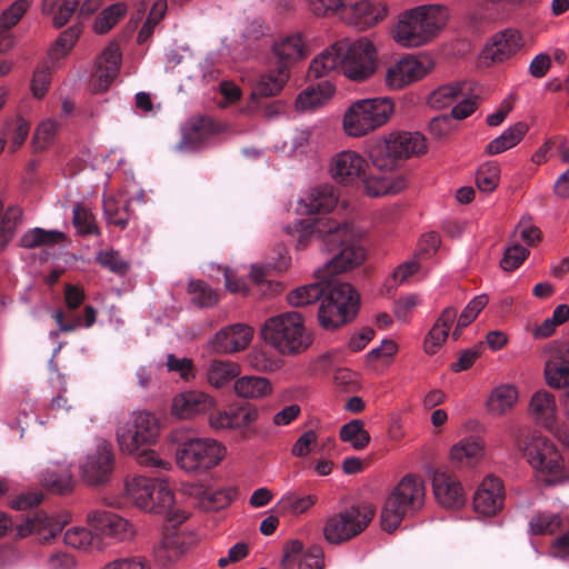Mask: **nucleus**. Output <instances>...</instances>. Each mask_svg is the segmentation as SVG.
I'll return each instance as SVG.
<instances>
[{
  "instance_id": "obj_54",
  "label": "nucleus",
  "mask_w": 569,
  "mask_h": 569,
  "mask_svg": "<svg viewBox=\"0 0 569 569\" xmlns=\"http://www.w3.org/2000/svg\"><path fill=\"white\" fill-rule=\"evenodd\" d=\"M167 8V0H154L147 17V20L138 33L137 40L139 43L146 42L151 37L154 27L164 17Z\"/></svg>"
},
{
  "instance_id": "obj_11",
  "label": "nucleus",
  "mask_w": 569,
  "mask_h": 569,
  "mask_svg": "<svg viewBox=\"0 0 569 569\" xmlns=\"http://www.w3.org/2000/svg\"><path fill=\"white\" fill-rule=\"evenodd\" d=\"M519 449L523 451L530 467L548 485L567 480L562 457L556 445L548 438L533 435L523 446L519 445Z\"/></svg>"
},
{
  "instance_id": "obj_42",
  "label": "nucleus",
  "mask_w": 569,
  "mask_h": 569,
  "mask_svg": "<svg viewBox=\"0 0 569 569\" xmlns=\"http://www.w3.org/2000/svg\"><path fill=\"white\" fill-rule=\"evenodd\" d=\"M465 82H450L439 86L427 97V104L432 109H446L452 107L463 94Z\"/></svg>"
},
{
  "instance_id": "obj_25",
  "label": "nucleus",
  "mask_w": 569,
  "mask_h": 569,
  "mask_svg": "<svg viewBox=\"0 0 569 569\" xmlns=\"http://www.w3.org/2000/svg\"><path fill=\"white\" fill-rule=\"evenodd\" d=\"M192 543L193 538L187 530L167 528L154 550L156 558L163 565L176 561L190 549Z\"/></svg>"
},
{
  "instance_id": "obj_21",
  "label": "nucleus",
  "mask_w": 569,
  "mask_h": 569,
  "mask_svg": "<svg viewBox=\"0 0 569 569\" xmlns=\"http://www.w3.org/2000/svg\"><path fill=\"white\" fill-rule=\"evenodd\" d=\"M387 17V8L379 0H358L342 9L343 20L359 30L369 29Z\"/></svg>"
},
{
  "instance_id": "obj_59",
  "label": "nucleus",
  "mask_w": 569,
  "mask_h": 569,
  "mask_svg": "<svg viewBox=\"0 0 569 569\" xmlns=\"http://www.w3.org/2000/svg\"><path fill=\"white\" fill-rule=\"evenodd\" d=\"M189 293L198 307L208 308L214 306L219 298L217 292L200 280L189 282Z\"/></svg>"
},
{
  "instance_id": "obj_52",
  "label": "nucleus",
  "mask_w": 569,
  "mask_h": 569,
  "mask_svg": "<svg viewBox=\"0 0 569 569\" xmlns=\"http://www.w3.org/2000/svg\"><path fill=\"white\" fill-rule=\"evenodd\" d=\"M500 181V167L495 161H487L482 163L476 172V184L482 192L490 193L499 184Z\"/></svg>"
},
{
  "instance_id": "obj_18",
  "label": "nucleus",
  "mask_w": 569,
  "mask_h": 569,
  "mask_svg": "<svg viewBox=\"0 0 569 569\" xmlns=\"http://www.w3.org/2000/svg\"><path fill=\"white\" fill-rule=\"evenodd\" d=\"M271 57L276 66L289 71L297 62L308 56V48L300 32L281 33L270 44Z\"/></svg>"
},
{
  "instance_id": "obj_50",
  "label": "nucleus",
  "mask_w": 569,
  "mask_h": 569,
  "mask_svg": "<svg viewBox=\"0 0 569 569\" xmlns=\"http://www.w3.org/2000/svg\"><path fill=\"white\" fill-rule=\"evenodd\" d=\"M311 136V128H296L290 137L289 142L284 141L279 150L288 157L306 154L310 146Z\"/></svg>"
},
{
  "instance_id": "obj_3",
  "label": "nucleus",
  "mask_w": 569,
  "mask_h": 569,
  "mask_svg": "<svg viewBox=\"0 0 569 569\" xmlns=\"http://www.w3.org/2000/svg\"><path fill=\"white\" fill-rule=\"evenodd\" d=\"M160 419L148 410H133L119 419L114 438L121 453L132 457L139 465L160 470L170 469V462L152 449L160 439Z\"/></svg>"
},
{
  "instance_id": "obj_20",
  "label": "nucleus",
  "mask_w": 569,
  "mask_h": 569,
  "mask_svg": "<svg viewBox=\"0 0 569 569\" xmlns=\"http://www.w3.org/2000/svg\"><path fill=\"white\" fill-rule=\"evenodd\" d=\"M545 377L551 388L569 386V340L555 341L546 349Z\"/></svg>"
},
{
  "instance_id": "obj_32",
  "label": "nucleus",
  "mask_w": 569,
  "mask_h": 569,
  "mask_svg": "<svg viewBox=\"0 0 569 569\" xmlns=\"http://www.w3.org/2000/svg\"><path fill=\"white\" fill-rule=\"evenodd\" d=\"M457 319V310L453 307L445 308L436 319L423 340V350L427 355H436L448 339L449 330Z\"/></svg>"
},
{
  "instance_id": "obj_55",
  "label": "nucleus",
  "mask_w": 569,
  "mask_h": 569,
  "mask_svg": "<svg viewBox=\"0 0 569 569\" xmlns=\"http://www.w3.org/2000/svg\"><path fill=\"white\" fill-rule=\"evenodd\" d=\"M81 27L73 24L63 31L51 47L50 54L53 59L67 56L73 48L77 39L81 34Z\"/></svg>"
},
{
  "instance_id": "obj_31",
  "label": "nucleus",
  "mask_w": 569,
  "mask_h": 569,
  "mask_svg": "<svg viewBox=\"0 0 569 569\" xmlns=\"http://www.w3.org/2000/svg\"><path fill=\"white\" fill-rule=\"evenodd\" d=\"M38 478L44 488L54 493H66L74 483L70 466L61 461L49 462Z\"/></svg>"
},
{
  "instance_id": "obj_12",
  "label": "nucleus",
  "mask_w": 569,
  "mask_h": 569,
  "mask_svg": "<svg viewBox=\"0 0 569 569\" xmlns=\"http://www.w3.org/2000/svg\"><path fill=\"white\" fill-rule=\"evenodd\" d=\"M373 517L375 510L370 505H357L341 509L325 519L323 539L329 545H342L365 531Z\"/></svg>"
},
{
  "instance_id": "obj_60",
  "label": "nucleus",
  "mask_w": 569,
  "mask_h": 569,
  "mask_svg": "<svg viewBox=\"0 0 569 569\" xmlns=\"http://www.w3.org/2000/svg\"><path fill=\"white\" fill-rule=\"evenodd\" d=\"M477 108V96L471 91L470 87L466 83L463 94L452 107L450 117L457 120L468 118Z\"/></svg>"
},
{
  "instance_id": "obj_51",
  "label": "nucleus",
  "mask_w": 569,
  "mask_h": 569,
  "mask_svg": "<svg viewBox=\"0 0 569 569\" xmlns=\"http://www.w3.org/2000/svg\"><path fill=\"white\" fill-rule=\"evenodd\" d=\"M62 239L63 233L58 230L33 228L22 236L21 244L24 248H36L40 246H51L60 242Z\"/></svg>"
},
{
  "instance_id": "obj_5",
  "label": "nucleus",
  "mask_w": 569,
  "mask_h": 569,
  "mask_svg": "<svg viewBox=\"0 0 569 569\" xmlns=\"http://www.w3.org/2000/svg\"><path fill=\"white\" fill-rule=\"evenodd\" d=\"M168 441L178 446L177 465L190 473H204L219 466L227 456L226 446L210 437H198L188 427H177L168 435Z\"/></svg>"
},
{
  "instance_id": "obj_4",
  "label": "nucleus",
  "mask_w": 569,
  "mask_h": 569,
  "mask_svg": "<svg viewBox=\"0 0 569 569\" xmlns=\"http://www.w3.org/2000/svg\"><path fill=\"white\" fill-rule=\"evenodd\" d=\"M449 18V9L445 6H417L399 13L389 34L400 48H419L431 42L446 27Z\"/></svg>"
},
{
  "instance_id": "obj_13",
  "label": "nucleus",
  "mask_w": 569,
  "mask_h": 569,
  "mask_svg": "<svg viewBox=\"0 0 569 569\" xmlns=\"http://www.w3.org/2000/svg\"><path fill=\"white\" fill-rule=\"evenodd\" d=\"M116 467V453L110 441L97 438L78 461L81 479L89 486L110 481Z\"/></svg>"
},
{
  "instance_id": "obj_34",
  "label": "nucleus",
  "mask_w": 569,
  "mask_h": 569,
  "mask_svg": "<svg viewBox=\"0 0 569 569\" xmlns=\"http://www.w3.org/2000/svg\"><path fill=\"white\" fill-rule=\"evenodd\" d=\"M525 44L522 34L516 29H506L492 38L487 47V56L492 61L501 62L516 54Z\"/></svg>"
},
{
  "instance_id": "obj_61",
  "label": "nucleus",
  "mask_w": 569,
  "mask_h": 569,
  "mask_svg": "<svg viewBox=\"0 0 569 569\" xmlns=\"http://www.w3.org/2000/svg\"><path fill=\"white\" fill-rule=\"evenodd\" d=\"M72 220L79 233L90 234L98 232L93 214L81 204L74 206Z\"/></svg>"
},
{
  "instance_id": "obj_9",
  "label": "nucleus",
  "mask_w": 569,
  "mask_h": 569,
  "mask_svg": "<svg viewBox=\"0 0 569 569\" xmlns=\"http://www.w3.org/2000/svg\"><path fill=\"white\" fill-rule=\"evenodd\" d=\"M426 485L415 473L403 476L387 497L380 515L382 530L393 532L407 517L418 513L425 503Z\"/></svg>"
},
{
  "instance_id": "obj_48",
  "label": "nucleus",
  "mask_w": 569,
  "mask_h": 569,
  "mask_svg": "<svg viewBox=\"0 0 569 569\" xmlns=\"http://www.w3.org/2000/svg\"><path fill=\"white\" fill-rule=\"evenodd\" d=\"M487 303L488 297L486 295L476 296L468 302L462 312L459 316L457 315V325L452 331L453 340H458L460 338L462 329L469 326L478 317Z\"/></svg>"
},
{
  "instance_id": "obj_39",
  "label": "nucleus",
  "mask_w": 569,
  "mask_h": 569,
  "mask_svg": "<svg viewBox=\"0 0 569 569\" xmlns=\"http://www.w3.org/2000/svg\"><path fill=\"white\" fill-rule=\"evenodd\" d=\"M28 9L27 0H16L0 17V53L7 52L13 46L10 29L23 17Z\"/></svg>"
},
{
  "instance_id": "obj_30",
  "label": "nucleus",
  "mask_w": 569,
  "mask_h": 569,
  "mask_svg": "<svg viewBox=\"0 0 569 569\" xmlns=\"http://www.w3.org/2000/svg\"><path fill=\"white\" fill-rule=\"evenodd\" d=\"M284 561L296 563L298 569H323V550L319 546L303 549L299 540H291L284 546Z\"/></svg>"
},
{
  "instance_id": "obj_38",
  "label": "nucleus",
  "mask_w": 569,
  "mask_h": 569,
  "mask_svg": "<svg viewBox=\"0 0 569 569\" xmlns=\"http://www.w3.org/2000/svg\"><path fill=\"white\" fill-rule=\"evenodd\" d=\"M433 492L437 501L446 508H457L465 502L461 485L445 473L435 476Z\"/></svg>"
},
{
  "instance_id": "obj_47",
  "label": "nucleus",
  "mask_w": 569,
  "mask_h": 569,
  "mask_svg": "<svg viewBox=\"0 0 569 569\" xmlns=\"http://www.w3.org/2000/svg\"><path fill=\"white\" fill-rule=\"evenodd\" d=\"M323 295V280L305 284L291 290L287 295V301L292 307H305L315 301H321Z\"/></svg>"
},
{
  "instance_id": "obj_53",
  "label": "nucleus",
  "mask_w": 569,
  "mask_h": 569,
  "mask_svg": "<svg viewBox=\"0 0 569 569\" xmlns=\"http://www.w3.org/2000/svg\"><path fill=\"white\" fill-rule=\"evenodd\" d=\"M561 526V518L552 512H539L529 521V530L532 535H551Z\"/></svg>"
},
{
  "instance_id": "obj_29",
  "label": "nucleus",
  "mask_w": 569,
  "mask_h": 569,
  "mask_svg": "<svg viewBox=\"0 0 569 569\" xmlns=\"http://www.w3.org/2000/svg\"><path fill=\"white\" fill-rule=\"evenodd\" d=\"M485 452V442L479 437L468 436L451 447L449 458L458 468H473L482 460Z\"/></svg>"
},
{
  "instance_id": "obj_40",
  "label": "nucleus",
  "mask_w": 569,
  "mask_h": 569,
  "mask_svg": "<svg viewBox=\"0 0 569 569\" xmlns=\"http://www.w3.org/2000/svg\"><path fill=\"white\" fill-rule=\"evenodd\" d=\"M192 495L197 498L198 506L206 511L220 510L230 505L233 491L226 488H204L196 486Z\"/></svg>"
},
{
  "instance_id": "obj_36",
  "label": "nucleus",
  "mask_w": 569,
  "mask_h": 569,
  "mask_svg": "<svg viewBox=\"0 0 569 569\" xmlns=\"http://www.w3.org/2000/svg\"><path fill=\"white\" fill-rule=\"evenodd\" d=\"M518 400L519 391L517 387L502 383L490 391L486 400V409L492 417H503L516 407Z\"/></svg>"
},
{
  "instance_id": "obj_27",
  "label": "nucleus",
  "mask_w": 569,
  "mask_h": 569,
  "mask_svg": "<svg viewBox=\"0 0 569 569\" xmlns=\"http://www.w3.org/2000/svg\"><path fill=\"white\" fill-rule=\"evenodd\" d=\"M289 79V71L276 66V70L261 73L257 79L253 91L244 112L253 113L259 109L258 97H273L279 94Z\"/></svg>"
},
{
  "instance_id": "obj_63",
  "label": "nucleus",
  "mask_w": 569,
  "mask_h": 569,
  "mask_svg": "<svg viewBox=\"0 0 569 569\" xmlns=\"http://www.w3.org/2000/svg\"><path fill=\"white\" fill-rule=\"evenodd\" d=\"M97 262L114 273H124L128 262L116 250H102L97 254Z\"/></svg>"
},
{
  "instance_id": "obj_62",
  "label": "nucleus",
  "mask_w": 569,
  "mask_h": 569,
  "mask_svg": "<svg viewBox=\"0 0 569 569\" xmlns=\"http://www.w3.org/2000/svg\"><path fill=\"white\" fill-rule=\"evenodd\" d=\"M30 131V124L22 118H17L12 123L9 124L7 130V137L9 139L10 149L12 151L21 147L27 139Z\"/></svg>"
},
{
  "instance_id": "obj_44",
  "label": "nucleus",
  "mask_w": 569,
  "mask_h": 569,
  "mask_svg": "<svg viewBox=\"0 0 569 569\" xmlns=\"http://www.w3.org/2000/svg\"><path fill=\"white\" fill-rule=\"evenodd\" d=\"M128 4L126 2H116L106 7L96 18L92 30L97 34L109 32L127 14Z\"/></svg>"
},
{
  "instance_id": "obj_64",
  "label": "nucleus",
  "mask_w": 569,
  "mask_h": 569,
  "mask_svg": "<svg viewBox=\"0 0 569 569\" xmlns=\"http://www.w3.org/2000/svg\"><path fill=\"white\" fill-rule=\"evenodd\" d=\"M218 78V70L214 67L212 57L204 58L199 62L197 70L190 76V80L197 84H208Z\"/></svg>"
},
{
  "instance_id": "obj_17",
  "label": "nucleus",
  "mask_w": 569,
  "mask_h": 569,
  "mask_svg": "<svg viewBox=\"0 0 569 569\" xmlns=\"http://www.w3.org/2000/svg\"><path fill=\"white\" fill-rule=\"evenodd\" d=\"M87 522L98 537L127 541L136 535L134 527L129 520L111 511L92 510L87 515Z\"/></svg>"
},
{
  "instance_id": "obj_14",
  "label": "nucleus",
  "mask_w": 569,
  "mask_h": 569,
  "mask_svg": "<svg viewBox=\"0 0 569 569\" xmlns=\"http://www.w3.org/2000/svg\"><path fill=\"white\" fill-rule=\"evenodd\" d=\"M433 69L435 61L429 54H405L387 66L383 83L390 91H400L425 79Z\"/></svg>"
},
{
  "instance_id": "obj_6",
  "label": "nucleus",
  "mask_w": 569,
  "mask_h": 569,
  "mask_svg": "<svg viewBox=\"0 0 569 569\" xmlns=\"http://www.w3.org/2000/svg\"><path fill=\"white\" fill-rule=\"evenodd\" d=\"M124 493L133 506L144 512L161 515L177 523L188 518L187 512L176 507L173 492L162 479L128 477L124 481Z\"/></svg>"
},
{
  "instance_id": "obj_58",
  "label": "nucleus",
  "mask_w": 569,
  "mask_h": 569,
  "mask_svg": "<svg viewBox=\"0 0 569 569\" xmlns=\"http://www.w3.org/2000/svg\"><path fill=\"white\" fill-rule=\"evenodd\" d=\"M33 535L40 540L47 541L54 537L61 529L58 521L50 518L46 512H37L32 517Z\"/></svg>"
},
{
  "instance_id": "obj_45",
  "label": "nucleus",
  "mask_w": 569,
  "mask_h": 569,
  "mask_svg": "<svg viewBox=\"0 0 569 569\" xmlns=\"http://www.w3.org/2000/svg\"><path fill=\"white\" fill-rule=\"evenodd\" d=\"M64 543L80 550H92L101 548L100 537L93 536L91 530L84 527H71L66 530Z\"/></svg>"
},
{
  "instance_id": "obj_56",
  "label": "nucleus",
  "mask_w": 569,
  "mask_h": 569,
  "mask_svg": "<svg viewBox=\"0 0 569 569\" xmlns=\"http://www.w3.org/2000/svg\"><path fill=\"white\" fill-rule=\"evenodd\" d=\"M59 122L53 118L44 119L37 127L33 134V146L38 150L47 149L56 139Z\"/></svg>"
},
{
  "instance_id": "obj_19",
  "label": "nucleus",
  "mask_w": 569,
  "mask_h": 569,
  "mask_svg": "<svg viewBox=\"0 0 569 569\" xmlns=\"http://www.w3.org/2000/svg\"><path fill=\"white\" fill-rule=\"evenodd\" d=\"M217 406V400L209 393L191 389L177 393L170 406L171 415L179 420H190Z\"/></svg>"
},
{
  "instance_id": "obj_26",
  "label": "nucleus",
  "mask_w": 569,
  "mask_h": 569,
  "mask_svg": "<svg viewBox=\"0 0 569 569\" xmlns=\"http://www.w3.org/2000/svg\"><path fill=\"white\" fill-rule=\"evenodd\" d=\"M121 63V52L117 43L104 48L97 60V68L92 74L91 86L97 92L106 91L118 76Z\"/></svg>"
},
{
  "instance_id": "obj_24",
  "label": "nucleus",
  "mask_w": 569,
  "mask_h": 569,
  "mask_svg": "<svg viewBox=\"0 0 569 569\" xmlns=\"http://www.w3.org/2000/svg\"><path fill=\"white\" fill-rule=\"evenodd\" d=\"M503 486L499 478L493 476L486 477L473 497L475 511L485 517L495 516L503 505Z\"/></svg>"
},
{
  "instance_id": "obj_46",
  "label": "nucleus",
  "mask_w": 569,
  "mask_h": 569,
  "mask_svg": "<svg viewBox=\"0 0 569 569\" xmlns=\"http://www.w3.org/2000/svg\"><path fill=\"white\" fill-rule=\"evenodd\" d=\"M339 435L343 442L349 443L356 450L365 449L371 440L369 432L365 429L363 421L360 419H353L345 423Z\"/></svg>"
},
{
  "instance_id": "obj_41",
  "label": "nucleus",
  "mask_w": 569,
  "mask_h": 569,
  "mask_svg": "<svg viewBox=\"0 0 569 569\" xmlns=\"http://www.w3.org/2000/svg\"><path fill=\"white\" fill-rule=\"evenodd\" d=\"M529 131V124L518 121L508 127L499 137L492 139L486 147L489 154H500L516 147Z\"/></svg>"
},
{
  "instance_id": "obj_22",
  "label": "nucleus",
  "mask_w": 569,
  "mask_h": 569,
  "mask_svg": "<svg viewBox=\"0 0 569 569\" xmlns=\"http://www.w3.org/2000/svg\"><path fill=\"white\" fill-rule=\"evenodd\" d=\"M377 171V173H371V170L366 172V178L360 183L367 197L395 196L407 188L408 180L403 174L393 173V171Z\"/></svg>"
},
{
  "instance_id": "obj_28",
  "label": "nucleus",
  "mask_w": 569,
  "mask_h": 569,
  "mask_svg": "<svg viewBox=\"0 0 569 569\" xmlns=\"http://www.w3.org/2000/svg\"><path fill=\"white\" fill-rule=\"evenodd\" d=\"M336 94V86L330 81H321L306 87L295 100V109L299 113L315 112L331 101Z\"/></svg>"
},
{
  "instance_id": "obj_7",
  "label": "nucleus",
  "mask_w": 569,
  "mask_h": 569,
  "mask_svg": "<svg viewBox=\"0 0 569 569\" xmlns=\"http://www.w3.org/2000/svg\"><path fill=\"white\" fill-rule=\"evenodd\" d=\"M263 341L282 356L306 352L313 342L305 317L298 311H284L268 318L260 330Z\"/></svg>"
},
{
  "instance_id": "obj_33",
  "label": "nucleus",
  "mask_w": 569,
  "mask_h": 569,
  "mask_svg": "<svg viewBox=\"0 0 569 569\" xmlns=\"http://www.w3.org/2000/svg\"><path fill=\"white\" fill-rule=\"evenodd\" d=\"M274 391L271 380L263 376L244 375L233 381L234 395L244 400H262Z\"/></svg>"
},
{
  "instance_id": "obj_16",
  "label": "nucleus",
  "mask_w": 569,
  "mask_h": 569,
  "mask_svg": "<svg viewBox=\"0 0 569 569\" xmlns=\"http://www.w3.org/2000/svg\"><path fill=\"white\" fill-rule=\"evenodd\" d=\"M253 328L241 322L219 329L209 340L208 347L218 355H232L246 350L253 339Z\"/></svg>"
},
{
  "instance_id": "obj_1",
  "label": "nucleus",
  "mask_w": 569,
  "mask_h": 569,
  "mask_svg": "<svg viewBox=\"0 0 569 569\" xmlns=\"http://www.w3.org/2000/svg\"><path fill=\"white\" fill-rule=\"evenodd\" d=\"M284 231L296 240L299 249L318 240L325 250L333 253L322 268L316 270L317 279L323 280L318 320L326 330H335L349 322L358 311L360 297L350 283L330 277L351 270L363 261L365 251L359 244L358 230L346 220L323 216L299 220L286 226Z\"/></svg>"
},
{
  "instance_id": "obj_37",
  "label": "nucleus",
  "mask_w": 569,
  "mask_h": 569,
  "mask_svg": "<svg viewBox=\"0 0 569 569\" xmlns=\"http://www.w3.org/2000/svg\"><path fill=\"white\" fill-rule=\"evenodd\" d=\"M241 368L230 360L213 359L209 361L204 370L206 382L214 388L222 389L240 375Z\"/></svg>"
},
{
  "instance_id": "obj_49",
  "label": "nucleus",
  "mask_w": 569,
  "mask_h": 569,
  "mask_svg": "<svg viewBox=\"0 0 569 569\" xmlns=\"http://www.w3.org/2000/svg\"><path fill=\"white\" fill-rule=\"evenodd\" d=\"M128 203L116 197H108L103 200V212L109 224L124 229L129 222Z\"/></svg>"
},
{
  "instance_id": "obj_2",
  "label": "nucleus",
  "mask_w": 569,
  "mask_h": 569,
  "mask_svg": "<svg viewBox=\"0 0 569 569\" xmlns=\"http://www.w3.org/2000/svg\"><path fill=\"white\" fill-rule=\"evenodd\" d=\"M379 51L375 41L361 36L356 39H341L312 59L309 72L316 78L331 71L353 83L369 81L378 71Z\"/></svg>"
},
{
  "instance_id": "obj_15",
  "label": "nucleus",
  "mask_w": 569,
  "mask_h": 569,
  "mask_svg": "<svg viewBox=\"0 0 569 569\" xmlns=\"http://www.w3.org/2000/svg\"><path fill=\"white\" fill-rule=\"evenodd\" d=\"M370 158L367 159L355 149H343L333 153L328 163L331 179L339 186L357 188L370 171Z\"/></svg>"
},
{
  "instance_id": "obj_23",
  "label": "nucleus",
  "mask_w": 569,
  "mask_h": 569,
  "mask_svg": "<svg viewBox=\"0 0 569 569\" xmlns=\"http://www.w3.org/2000/svg\"><path fill=\"white\" fill-rule=\"evenodd\" d=\"M339 203L338 190L323 183L308 189L298 200L297 211L301 214L331 212Z\"/></svg>"
},
{
  "instance_id": "obj_57",
  "label": "nucleus",
  "mask_w": 569,
  "mask_h": 569,
  "mask_svg": "<svg viewBox=\"0 0 569 569\" xmlns=\"http://www.w3.org/2000/svg\"><path fill=\"white\" fill-rule=\"evenodd\" d=\"M234 412L237 415L234 417L233 431L253 435L256 432L254 425L260 417V410L256 406H244L234 409Z\"/></svg>"
},
{
  "instance_id": "obj_8",
  "label": "nucleus",
  "mask_w": 569,
  "mask_h": 569,
  "mask_svg": "<svg viewBox=\"0 0 569 569\" xmlns=\"http://www.w3.org/2000/svg\"><path fill=\"white\" fill-rule=\"evenodd\" d=\"M390 97L357 99L349 103L341 117V129L351 139L367 137L383 127L395 113Z\"/></svg>"
},
{
  "instance_id": "obj_43",
  "label": "nucleus",
  "mask_w": 569,
  "mask_h": 569,
  "mask_svg": "<svg viewBox=\"0 0 569 569\" xmlns=\"http://www.w3.org/2000/svg\"><path fill=\"white\" fill-rule=\"evenodd\" d=\"M318 501L316 495H299L295 491H287L277 501L276 507L280 513L300 516L309 511Z\"/></svg>"
},
{
  "instance_id": "obj_35",
  "label": "nucleus",
  "mask_w": 569,
  "mask_h": 569,
  "mask_svg": "<svg viewBox=\"0 0 569 569\" xmlns=\"http://www.w3.org/2000/svg\"><path fill=\"white\" fill-rule=\"evenodd\" d=\"M528 412L530 417L547 429H552L557 422V402L547 390L536 391L530 399Z\"/></svg>"
},
{
  "instance_id": "obj_10",
  "label": "nucleus",
  "mask_w": 569,
  "mask_h": 569,
  "mask_svg": "<svg viewBox=\"0 0 569 569\" xmlns=\"http://www.w3.org/2000/svg\"><path fill=\"white\" fill-rule=\"evenodd\" d=\"M426 152L427 141L420 132H391L376 140L370 160L376 170L395 171L405 160Z\"/></svg>"
}]
</instances>
